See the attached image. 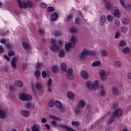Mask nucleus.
<instances>
[{
    "instance_id": "2",
    "label": "nucleus",
    "mask_w": 131,
    "mask_h": 131,
    "mask_svg": "<svg viewBox=\"0 0 131 131\" xmlns=\"http://www.w3.org/2000/svg\"><path fill=\"white\" fill-rule=\"evenodd\" d=\"M75 43H76V36H72L68 43H67L66 45V51H67V52H69V51H70L71 49L74 48Z\"/></svg>"
},
{
    "instance_id": "63",
    "label": "nucleus",
    "mask_w": 131,
    "mask_h": 131,
    "mask_svg": "<svg viewBox=\"0 0 131 131\" xmlns=\"http://www.w3.org/2000/svg\"><path fill=\"white\" fill-rule=\"evenodd\" d=\"M7 48L8 49H12L13 48V45L12 44H7Z\"/></svg>"
},
{
    "instance_id": "44",
    "label": "nucleus",
    "mask_w": 131,
    "mask_h": 131,
    "mask_svg": "<svg viewBox=\"0 0 131 131\" xmlns=\"http://www.w3.org/2000/svg\"><path fill=\"white\" fill-rule=\"evenodd\" d=\"M111 3L110 2L106 3L105 8L107 10H110V9H111Z\"/></svg>"
},
{
    "instance_id": "19",
    "label": "nucleus",
    "mask_w": 131,
    "mask_h": 131,
    "mask_svg": "<svg viewBox=\"0 0 131 131\" xmlns=\"http://www.w3.org/2000/svg\"><path fill=\"white\" fill-rule=\"evenodd\" d=\"M82 113V111H81V108L79 107H76L75 109V114L77 116H80Z\"/></svg>"
},
{
    "instance_id": "34",
    "label": "nucleus",
    "mask_w": 131,
    "mask_h": 131,
    "mask_svg": "<svg viewBox=\"0 0 131 131\" xmlns=\"http://www.w3.org/2000/svg\"><path fill=\"white\" fill-rule=\"evenodd\" d=\"M47 84L48 87L53 88V81H52V79H49L48 81H47Z\"/></svg>"
},
{
    "instance_id": "17",
    "label": "nucleus",
    "mask_w": 131,
    "mask_h": 131,
    "mask_svg": "<svg viewBox=\"0 0 131 131\" xmlns=\"http://www.w3.org/2000/svg\"><path fill=\"white\" fill-rule=\"evenodd\" d=\"M84 106H85V102H84V100H81L78 101L77 107L81 108H83Z\"/></svg>"
},
{
    "instance_id": "20",
    "label": "nucleus",
    "mask_w": 131,
    "mask_h": 131,
    "mask_svg": "<svg viewBox=\"0 0 131 131\" xmlns=\"http://www.w3.org/2000/svg\"><path fill=\"white\" fill-rule=\"evenodd\" d=\"M131 49L129 47H126L123 49H122V52L125 55H126L127 54H129L130 53Z\"/></svg>"
},
{
    "instance_id": "43",
    "label": "nucleus",
    "mask_w": 131,
    "mask_h": 131,
    "mask_svg": "<svg viewBox=\"0 0 131 131\" xmlns=\"http://www.w3.org/2000/svg\"><path fill=\"white\" fill-rule=\"evenodd\" d=\"M121 35V32L117 31L115 35V38H116L117 39L119 38V37H120Z\"/></svg>"
},
{
    "instance_id": "38",
    "label": "nucleus",
    "mask_w": 131,
    "mask_h": 131,
    "mask_svg": "<svg viewBox=\"0 0 131 131\" xmlns=\"http://www.w3.org/2000/svg\"><path fill=\"white\" fill-rule=\"evenodd\" d=\"M73 19V15L72 14H69L66 20V22H69Z\"/></svg>"
},
{
    "instance_id": "64",
    "label": "nucleus",
    "mask_w": 131,
    "mask_h": 131,
    "mask_svg": "<svg viewBox=\"0 0 131 131\" xmlns=\"http://www.w3.org/2000/svg\"><path fill=\"white\" fill-rule=\"evenodd\" d=\"M8 89H9L10 90V91H13V90H14V88H13V86L9 85L8 86Z\"/></svg>"
},
{
    "instance_id": "33",
    "label": "nucleus",
    "mask_w": 131,
    "mask_h": 131,
    "mask_svg": "<svg viewBox=\"0 0 131 131\" xmlns=\"http://www.w3.org/2000/svg\"><path fill=\"white\" fill-rule=\"evenodd\" d=\"M60 67L63 71H66L67 70V66H66V63H61L60 64Z\"/></svg>"
},
{
    "instance_id": "7",
    "label": "nucleus",
    "mask_w": 131,
    "mask_h": 131,
    "mask_svg": "<svg viewBox=\"0 0 131 131\" xmlns=\"http://www.w3.org/2000/svg\"><path fill=\"white\" fill-rule=\"evenodd\" d=\"M51 43H52L53 45L50 47V50L54 52H58L59 47L56 45V40L55 39H52Z\"/></svg>"
},
{
    "instance_id": "31",
    "label": "nucleus",
    "mask_w": 131,
    "mask_h": 131,
    "mask_svg": "<svg viewBox=\"0 0 131 131\" xmlns=\"http://www.w3.org/2000/svg\"><path fill=\"white\" fill-rule=\"evenodd\" d=\"M122 23H123L124 25H128V24H129V19L124 18L122 19Z\"/></svg>"
},
{
    "instance_id": "36",
    "label": "nucleus",
    "mask_w": 131,
    "mask_h": 131,
    "mask_svg": "<svg viewBox=\"0 0 131 131\" xmlns=\"http://www.w3.org/2000/svg\"><path fill=\"white\" fill-rule=\"evenodd\" d=\"M127 27L124 26L121 27V31H122V33H126L127 32Z\"/></svg>"
},
{
    "instance_id": "55",
    "label": "nucleus",
    "mask_w": 131,
    "mask_h": 131,
    "mask_svg": "<svg viewBox=\"0 0 131 131\" xmlns=\"http://www.w3.org/2000/svg\"><path fill=\"white\" fill-rule=\"evenodd\" d=\"M27 69V64L26 63H23V70H26Z\"/></svg>"
},
{
    "instance_id": "26",
    "label": "nucleus",
    "mask_w": 131,
    "mask_h": 131,
    "mask_svg": "<svg viewBox=\"0 0 131 131\" xmlns=\"http://www.w3.org/2000/svg\"><path fill=\"white\" fill-rule=\"evenodd\" d=\"M35 88H33V92H35V91H37L38 90H40L41 89V85L40 83H36L35 85Z\"/></svg>"
},
{
    "instance_id": "22",
    "label": "nucleus",
    "mask_w": 131,
    "mask_h": 131,
    "mask_svg": "<svg viewBox=\"0 0 131 131\" xmlns=\"http://www.w3.org/2000/svg\"><path fill=\"white\" fill-rule=\"evenodd\" d=\"M32 131H40V126L38 124H34L32 127Z\"/></svg>"
},
{
    "instance_id": "15",
    "label": "nucleus",
    "mask_w": 131,
    "mask_h": 131,
    "mask_svg": "<svg viewBox=\"0 0 131 131\" xmlns=\"http://www.w3.org/2000/svg\"><path fill=\"white\" fill-rule=\"evenodd\" d=\"M20 113L24 117H29L30 115V112L28 110H23L20 112Z\"/></svg>"
},
{
    "instance_id": "40",
    "label": "nucleus",
    "mask_w": 131,
    "mask_h": 131,
    "mask_svg": "<svg viewBox=\"0 0 131 131\" xmlns=\"http://www.w3.org/2000/svg\"><path fill=\"white\" fill-rule=\"evenodd\" d=\"M115 119V118H114L113 116H112L110 118V119L108 120L107 121L108 124H111V123H112V122L114 121Z\"/></svg>"
},
{
    "instance_id": "61",
    "label": "nucleus",
    "mask_w": 131,
    "mask_h": 131,
    "mask_svg": "<svg viewBox=\"0 0 131 131\" xmlns=\"http://www.w3.org/2000/svg\"><path fill=\"white\" fill-rule=\"evenodd\" d=\"M39 33L40 34H45V31L41 29H39Z\"/></svg>"
},
{
    "instance_id": "14",
    "label": "nucleus",
    "mask_w": 131,
    "mask_h": 131,
    "mask_svg": "<svg viewBox=\"0 0 131 131\" xmlns=\"http://www.w3.org/2000/svg\"><path fill=\"white\" fill-rule=\"evenodd\" d=\"M16 63H17V58H16V57H14L11 60V61L10 63L11 66L13 68V69H16Z\"/></svg>"
},
{
    "instance_id": "57",
    "label": "nucleus",
    "mask_w": 131,
    "mask_h": 131,
    "mask_svg": "<svg viewBox=\"0 0 131 131\" xmlns=\"http://www.w3.org/2000/svg\"><path fill=\"white\" fill-rule=\"evenodd\" d=\"M51 124L52 125H53V126H57V125H58V124L56 121L54 120L51 121Z\"/></svg>"
},
{
    "instance_id": "62",
    "label": "nucleus",
    "mask_w": 131,
    "mask_h": 131,
    "mask_svg": "<svg viewBox=\"0 0 131 131\" xmlns=\"http://www.w3.org/2000/svg\"><path fill=\"white\" fill-rule=\"evenodd\" d=\"M1 43L3 45H6V40L5 39H1Z\"/></svg>"
},
{
    "instance_id": "30",
    "label": "nucleus",
    "mask_w": 131,
    "mask_h": 131,
    "mask_svg": "<svg viewBox=\"0 0 131 131\" xmlns=\"http://www.w3.org/2000/svg\"><path fill=\"white\" fill-rule=\"evenodd\" d=\"M114 65L116 68H120V67H121V63L118 60L115 61Z\"/></svg>"
},
{
    "instance_id": "60",
    "label": "nucleus",
    "mask_w": 131,
    "mask_h": 131,
    "mask_svg": "<svg viewBox=\"0 0 131 131\" xmlns=\"http://www.w3.org/2000/svg\"><path fill=\"white\" fill-rule=\"evenodd\" d=\"M5 49L4 48V47L3 46L0 45V53H4V50Z\"/></svg>"
},
{
    "instance_id": "21",
    "label": "nucleus",
    "mask_w": 131,
    "mask_h": 131,
    "mask_svg": "<svg viewBox=\"0 0 131 131\" xmlns=\"http://www.w3.org/2000/svg\"><path fill=\"white\" fill-rule=\"evenodd\" d=\"M106 22V16L105 15H102L100 17V24L101 26H104V23Z\"/></svg>"
},
{
    "instance_id": "45",
    "label": "nucleus",
    "mask_w": 131,
    "mask_h": 131,
    "mask_svg": "<svg viewBox=\"0 0 131 131\" xmlns=\"http://www.w3.org/2000/svg\"><path fill=\"white\" fill-rule=\"evenodd\" d=\"M54 105H55V102L54 101V100H50L49 103V106L54 107Z\"/></svg>"
},
{
    "instance_id": "27",
    "label": "nucleus",
    "mask_w": 131,
    "mask_h": 131,
    "mask_svg": "<svg viewBox=\"0 0 131 131\" xmlns=\"http://www.w3.org/2000/svg\"><path fill=\"white\" fill-rule=\"evenodd\" d=\"M100 96H101L102 97H105V96H106V90H105L103 86H101L100 87Z\"/></svg>"
},
{
    "instance_id": "29",
    "label": "nucleus",
    "mask_w": 131,
    "mask_h": 131,
    "mask_svg": "<svg viewBox=\"0 0 131 131\" xmlns=\"http://www.w3.org/2000/svg\"><path fill=\"white\" fill-rule=\"evenodd\" d=\"M127 42L125 40H122L119 41V45L120 47L123 48V47H125L126 46Z\"/></svg>"
},
{
    "instance_id": "23",
    "label": "nucleus",
    "mask_w": 131,
    "mask_h": 131,
    "mask_svg": "<svg viewBox=\"0 0 131 131\" xmlns=\"http://www.w3.org/2000/svg\"><path fill=\"white\" fill-rule=\"evenodd\" d=\"M7 116V113L4 110L0 111V118L1 119H5Z\"/></svg>"
},
{
    "instance_id": "49",
    "label": "nucleus",
    "mask_w": 131,
    "mask_h": 131,
    "mask_svg": "<svg viewBox=\"0 0 131 131\" xmlns=\"http://www.w3.org/2000/svg\"><path fill=\"white\" fill-rule=\"evenodd\" d=\"M42 76L43 78H46V77L48 76V73H47V72H46L45 71H43L42 72Z\"/></svg>"
},
{
    "instance_id": "28",
    "label": "nucleus",
    "mask_w": 131,
    "mask_h": 131,
    "mask_svg": "<svg viewBox=\"0 0 131 131\" xmlns=\"http://www.w3.org/2000/svg\"><path fill=\"white\" fill-rule=\"evenodd\" d=\"M15 85L17 88H22L23 86V82L21 80H16Z\"/></svg>"
},
{
    "instance_id": "56",
    "label": "nucleus",
    "mask_w": 131,
    "mask_h": 131,
    "mask_svg": "<svg viewBox=\"0 0 131 131\" xmlns=\"http://www.w3.org/2000/svg\"><path fill=\"white\" fill-rule=\"evenodd\" d=\"M9 56H14L15 55V52L13 51H10L8 53Z\"/></svg>"
},
{
    "instance_id": "39",
    "label": "nucleus",
    "mask_w": 131,
    "mask_h": 131,
    "mask_svg": "<svg viewBox=\"0 0 131 131\" xmlns=\"http://www.w3.org/2000/svg\"><path fill=\"white\" fill-rule=\"evenodd\" d=\"M58 56L61 58H63V57L65 56V52H64V50H60L59 51Z\"/></svg>"
},
{
    "instance_id": "52",
    "label": "nucleus",
    "mask_w": 131,
    "mask_h": 131,
    "mask_svg": "<svg viewBox=\"0 0 131 131\" xmlns=\"http://www.w3.org/2000/svg\"><path fill=\"white\" fill-rule=\"evenodd\" d=\"M40 7L42 9H46L47 8V5L45 3H41L40 4Z\"/></svg>"
},
{
    "instance_id": "10",
    "label": "nucleus",
    "mask_w": 131,
    "mask_h": 131,
    "mask_svg": "<svg viewBox=\"0 0 131 131\" xmlns=\"http://www.w3.org/2000/svg\"><path fill=\"white\" fill-rule=\"evenodd\" d=\"M113 115L116 117H120L122 115V110L121 108H118L114 112Z\"/></svg>"
},
{
    "instance_id": "9",
    "label": "nucleus",
    "mask_w": 131,
    "mask_h": 131,
    "mask_svg": "<svg viewBox=\"0 0 131 131\" xmlns=\"http://www.w3.org/2000/svg\"><path fill=\"white\" fill-rule=\"evenodd\" d=\"M112 13L115 17L118 18L120 16V13L119 12V9L117 7H114L112 10Z\"/></svg>"
},
{
    "instance_id": "8",
    "label": "nucleus",
    "mask_w": 131,
    "mask_h": 131,
    "mask_svg": "<svg viewBox=\"0 0 131 131\" xmlns=\"http://www.w3.org/2000/svg\"><path fill=\"white\" fill-rule=\"evenodd\" d=\"M67 76V78H68V79H70V80L74 78V75L73 74V69L69 68L68 70Z\"/></svg>"
},
{
    "instance_id": "51",
    "label": "nucleus",
    "mask_w": 131,
    "mask_h": 131,
    "mask_svg": "<svg viewBox=\"0 0 131 131\" xmlns=\"http://www.w3.org/2000/svg\"><path fill=\"white\" fill-rule=\"evenodd\" d=\"M48 12H54L55 9L53 7H49L47 8Z\"/></svg>"
},
{
    "instance_id": "47",
    "label": "nucleus",
    "mask_w": 131,
    "mask_h": 131,
    "mask_svg": "<svg viewBox=\"0 0 131 131\" xmlns=\"http://www.w3.org/2000/svg\"><path fill=\"white\" fill-rule=\"evenodd\" d=\"M42 67V63L41 62H38L36 64V69H40V68Z\"/></svg>"
},
{
    "instance_id": "53",
    "label": "nucleus",
    "mask_w": 131,
    "mask_h": 131,
    "mask_svg": "<svg viewBox=\"0 0 131 131\" xmlns=\"http://www.w3.org/2000/svg\"><path fill=\"white\" fill-rule=\"evenodd\" d=\"M75 24H77V25H79L80 24V20L79 18H76L75 20Z\"/></svg>"
},
{
    "instance_id": "6",
    "label": "nucleus",
    "mask_w": 131,
    "mask_h": 131,
    "mask_svg": "<svg viewBox=\"0 0 131 131\" xmlns=\"http://www.w3.org/2000/svg\"><path fill=\"white\" fill-rule=\"evenodd\" d=\"M55 106L61 112H64L66 109L65 106H63V104H62V102L59 101V100H55Z\"/></svg>"
},
{
    "instance_id": "59",
    "label": "nucleus",
    "mask_w": 131,
    "mask_h": 131,
    "mask_svg": "<svg viewBox=\"0 0 131 131\" xmlns=\"http://www.w3.org/2000/svg\"><path fill=\"white\" fill-rule=\"evenodd\" d=\"M58 69V68L56 66H54L52 67V71L53 72L56 73L57 72V70Z\"/></svg>"
},
{
    "instance_id": "35",
    "label": "nucleus",
    "mask_w": 131,
    "mask_h": 131,
    "mask_svg": "<svg viewBox=\"0 0 131 131\" xmlns=\"http://www.w3.org/2000/svg\"><path fill=\"white\" fill-rule=\"evenodd\" d=\"M106 18H107V21H108V22H112V21H113V20H114V17H113V15H111L110 14L107 15L106 16Z\"/></svg>"
},
{
    "instance_id": "54",
    "label": "nucleus",
    "mask_w": 131,
    "mask_h": 131,
    "mask_svg": "<svg viewBox=\"0 0 131 131\" xmlns=\"http://www.w3.org/2000/svg\"><path fill=\"white\" fill-rule=\"evenodd\" d=\"M49 117L51 119H54V120L58 119V118H57L56 116H54L53 115H51V114L49 115Z\"/></svg>"
},
{
    "instance_id": "16",
    "label": "nucleus",
    "mask_w": 131,
    "mask_h": 131,
    "mask_svg": "<svg viewBox=\"0 0 131 131\" xmlns=\"http://www.w3.org/2000/svg\"><path fill=\"white\" fill-rule=\"evenodd\" d=\"M25 106L27 108V109L30 110L33 109L35 105L33 102H28L26 103Z\"/></svg>"
},
{
    "instance_id": "32",
    "label": "nucleus",
    "mask_w": 131,
    "mask_h": 131,
    "mask_svg": "<svg viewBox=\"0 0 131 131\" xmlns=\"http://www.w3.org/2000/svg\"><path fill=\"white\" fill-rule=\"evenodd\" d=\"M100 55L102 57H107V56H108V53H107V51L102 50L100 51Z\"/></svg>"
},
{
    "instance_id": "3",
    "label": "nucleus",
    "mask_w": 131,
    "mask_h": 131,
    "mask_svg": "<svg viewBox=\"0 0 131 131\" xmlns=\"http://www.w3.org/2000/svg\"><path fill=\"white\" fill-rule=\"evenodd\" d=\"M17 3L20 9H22V8H23V9H26L27 7H28V8H33L32 3L30 1H28L26 3L25 2H21V0H17Z\"/></svg>"
},
{
    "instance_id": "4",
    "label": "nucleus",
    "mask_w": 131,
    "mask_h": 131,
    "mask_svg": "<svg viewBox=\"0 0 131 131\" xmlns=\"http://www.w3.org/2000/svg\"><path fill=\"white\" fill-rule=\"evenodd\" d=\"M18 98L21 101H32V97H31L30 95L26 93L18 94Z\"/></svg>"
},
{
    "instance_id": "24",
    "label": "nucleus",
    "mask_w": 131,
    "mask_h": 131,
    "mask_svg": "<svg viewBox=\"0 0 131 131\" xmlns=\"http://www.w3.org/2000/svg\"><path fill=\"white\" fill-rule=\"evenodd\" d=\"M112 93L114 96H117L118 95V89L117 88L114 86L112 88Z\"/></svg>"
},
{
    "instance_id": "58",
    "label": "nucleus",
    "mask_w": 131,
    "mask_h": 131,
    "mask_svg": "<svg viewBox=\"0 0 131 131\" xmlns=\"http://www.w3.org/2000/svg\"><path fill=\"white\" fill-rule=\"evenodd\" d=\"M115 23L116 26H119V25H120V21H119L118 19L115 20Z\"/></svg>"
},
{
    "instance_id": "50",
    "label": "nucleus",
    "mask_w": 131,
    "mask_h": 131,
    "mask_svg": "<svg viewBox=\"0 0 131 131\" xmlns=\"http://www.w3.org/2000/svg\"><path fill=\"white\" fill-rule=\"evenodd\" d=\"M119 2L121 6L123 7V8H125V4L124 3V0H119Z\"/></svg>"
},
{
    "instance_id": "18",
    "label": "nucleus",
    "mask_w": 131,
    "mask_h": 131,
    "mask_svg": "<svg viewBox=\"0 0 131 131\" xmlns=\"http://www.w3.org/2000/svg\"><path fill=\"white\" fill-rule=\"evenodd\" d=\"M51 21H56L58 19V14L56 12L53 13L50 16Z\"/></svg>"
},
{
    "instance_id": "1",
    "label": "nucleus",
    "mask_w": 131,
    "mask_h": 131,
    "mask_svg": "<svg viewBox=\"0 0 131 131\" xmlns=\"http://www.w3.org/2000/svg\"><path fill=\"white\" fill-rule=\"evenodd\" d=\"M85 85L90 90H94L95 91L100 89L99 81L97 80H95L93 82L91 81H87Z\"/></svg>"
},
{
    "instance_id": "5",
    "label": "nucleus",
    "mask_w": 131,
    "mask_h": 131,
    "mask_svg": "<svg viewBox=\"0 0 131 131\" xmlns=\"http://www.w3.org/2000/svg\"><path fill=\"white\" fill-rule=\"evenodd\" d=\"M89 55H91V56H95L96 55V52L91 51L88 50H84L79 55V57L81 59H83V58H85V57Z\"/></svg>"
},
{
    "instance_id": "41",
    "label": "nucleus",
    "mask_w": 131,
    "mask_h": 131,
    "mask_svg": "<svg viewBox=\"0 0 131 131\" xmlns=\"http://www.w3.org/2000/svg\"><path fill=\"white\" fill-rule=\"evenodd\" d=\"M70 31L72 32V33H76V32H77V29L75 27H72L70 29Z\"/></svg>"
},
{
    "instance_id": "37",
    "label": "nucleus",
    "mask_w": 131,
    "mask_h": 131,
    "mask_svg": "<svg viewBox=\"0 0 131 131\" xmlns=\"http://www.w3.org/2000/svg\"><path fill=\"white\" fill-rule=\"evenodd\" d=\"M34 74L35 76L36 77V78H38L41 75V72L38 70H36V71H35Z\"/></svg>"
},
{
    "instance_id": "13",
    "label": "nucleus",
    "mask_w": 131,
    "mask_h": 131,
    "mask_svg": "<svg viewBox=\"0 0 131 131\" xmlns=\"http://www.w3.org/2000/svg\"><path fill=\"white\" fill-rule=\"evenodd\" d=\"M67 97L68 99H70V100H73V99L75 98V94H74V93L71 91H68L67 92Z\"/></svg>"
},
{
    "instance_id": "42",
    "label": "nucleus",
    "mask_w": 131,
    "mask_h": 131,
    "mask_svg": "<svg viewBox=\"0 0 131 131\" xmlns=\"http://www.w3.org/2000/svg\"><path fill=\"white\" fill-rule=\"evenodd\" d=\"M23 46L26 50H28V49H29V45L25 42H23Z\"/></svg>"
},
{
    "instance_id": "25",
    "label": "nucleus",
    "mask_w": 131,
    "mask_h": 131,
    "mask_svg": "<svg viewBox=\"0 0 131 131\" xmlns=\"http://www.w3.org/2000/svg\"><path fill=\"white\" fill-rule=\"evenodd\" d=\"M102 65V62H101L100 61H96L92 63V66L93 67H98L99 66H101Z\"/></svg>"
},
{
    "instance_id": "46",
    "label": "nucleus",
    "mask_w": 131,
    "mask_h": 131,
    "mask_svg": "<svg viewBox=\"0 0 131 131\" xmlns=\"http://www.w3.org/2000/svg\"><path fill=\"white\" fill-rule=\"evenodd\" d=\"M71 124H72V125H73V126H78L79 123H78V121H72Z\"/></svg>"
},
{
    "instance_id": "12",
    "label": "nucleus",
    "mask_w": 131,
    "mask_h": 131,
    "mask_svg": "<svg viewBox=\"0 0 131 131\" xmlns=\"http://www.w3.org/2000/svg\"><path fill=\"white\" fill-rule=\"evenodd\" d=\"M99 74L103 80L106 79V72L104 70H101L99 72Z\"/></svg>"
},
{
    "instance_id": "48",
    "label": "nucleus",
    "mask_w": 131,
    "mask_h": 131,
    "mask_svg": "<svg viewBox=\"0 0 131 131\" xmlns=\"http://www.w3.org/2000/svg\"><path fill=\"white\" fill-rule=\"evenodd\" d=\"M118 106V102H116L113 104L112 106V109H115V108H116Z\"/></svg>"
},
{
    "instance_id": "11",
    "label": "nucleus",
    "mask_w": 131,
    "mask_h": 131,
    "mask_svg": "<svg viewBox=\"0 0 131 131\" xmlns=\"http://www.w3.org/2000/svg\"><path fill=\"white\" fill-rule=\"evenodd\" d=\"M81 76H82L84 79H89V77H90L89 72L85 70L81 71Z\"/></svg>"
}]
</instances>
